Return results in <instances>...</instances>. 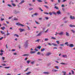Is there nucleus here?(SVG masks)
I'll list each match as a JSON object with an SVG mask.
<instances>
[{"instance_id":"obj_1","label":"nucleus","mask_w":75,"mask_h":75,"mask_svg":"<svg viewBox=\"0 0 75 75\" xmlns=\"http://www.w3.org/2000/svg\"><path fill=\"white\" fill-rule=\"evenodd\" d=\"M28 40H26L25 43V45H24V47H28Z\"/></svg>"},{"instance_id":"obj_2","label":"nucleus","mask_w":75,"mask_h":75,"mask_svg":"<svg viewBox=\"0 0 75 75\" xmlns=\"http://www.w3.org/2000/svg\"><path fill=\"white\" fill-rule=\"evenodd\" d=\"M57 34H58L59 35H63V34H64V32H62L60 33H57L56 32L55 35H57Z\"/></svg>"},{"instance_id":"obj_3","label":"nucleus","mask_w":75,"mask_h":75,"mask_svg":"<svg viewBox=\"0 0 75 75\" xmlns=\"http://www.w3.org/2000/svg\"><path fill=\"white\" fill-rule=\"evenodd\" d=\"M16 24L19 26H22V27H24V25L21 24H20L19 23H16Z\"/></svg>"},{"instance_id":"obj_4","label":"nucleus","mask_w":75,"mask_h":75,"mask_svg":"<svg viewBox=\"0 0 75 75\" xmlns=\"http://www.w3.org/2000/svg\"><path fill=\"white\" fill-rule=\"evenodd\" d=\"M48 44L50 46L51 45H54V46H57V45L55 43H52V44H51V43H49Z\"/></svg>"},{"instance_id":"obj_5","label":"nucleus","mask_w":75,"mask_h":75,"mask_svg":"<svg viewBox=\"0 0 75 75\" xmlns=\"http://www.w3.org/2000/svg\"><path fill=\"white\" fill-rule=\"evenodd\" d=\"M19 30L20 31V32H23V31H25V30L21 28L19 29Z\"/></svg>"},{"instance_id":"obj_6","label":"nucleus","mask_w":75,"mask_h":75,"mask_svg":"<svg viewBox=\"0 0 75 75\" xmlns=\"http://www.w3.org/2000/svg\"><path fill=\"white\" fill-rule=\"evenodd\" d=\"M51 52H48L46 54V56H49V55H51Z\"/></svg>"},{"instance_id":"obj_7","label":"nucleus","mask_w":75,"mask_h":75,"mask_svg":"<svg viewBox=\"0 0 75 75\" xmlns=\"http://www.w3.org/2000/svg\"><path fill=\"white\" fill-rule=\"evenodd\" d=\"M70 18L71 19H72V20H73V19H75V18L74 17V16H70Z\"/></svg>"},{"instance_id":"obj_8","label":"nucleus","mask_w":75,"mask_h":75,"mask_svg":"<svg viewBox=\"0 0 75 75\" xmlns=\"http://www.w3.org/2000/svg\"><path fill=\"white\" fill-rule=\"evenodd\" d=\"M69 26L70 27H75V25H70Z\"/></svg>"},{"instance_id":"obj_9","label":"nucleus","mask_w":75,"mask_h":75,"mask_svg":"<svg viewBox=\"0 0 75 75\" xmlns=\"http://www.w3.org/2000/svg\"><path fill=\"white\" fill-rule=\"evenodd\" d=\"M62 57L64 58H67V55H62Z\"/></svg>"},{"instance_id":"obj_10","label":"nucleus","mask_w":75,"mask_h":75,"mask_svg":"<svg viewBox=\"0 0 75 75\" xmlns=\"http://www.w3.org/2000/svg\"><path fill=\"white\" fill-rule=\"evenodd\" d=\"M24 1H22L20 3H19V4H22L23 3H24Z\"/></svg>"},{"instance_id":"obj_11","label":"nucleus","mask_w":75,"mask_h":75,"mask_svg":"<svg viewBox=\"0 0 75 75\" xmlns=\"http://www.w3.org/2000/svg\"><path fill=\"white\" fill-rule=\"evenodd\" d=\"M35 52V51H31L30 52V54H34Z\"/></svg>"},{"instance_id":"obj_12","label":"nucleus","mask_w":75,"mask_h":75,"mask_svg":"<svg viewBox=\"0 0 75 75\" xmlns=\"http://www.w3.org/2000/svg\"><path fill=\"white\" fill-rule=\"evenodd\" d=\"M74 46V45L73 44H70L69 45V47H73Z\"/></svg>"},{"instance_id":"obj_13","label":"nucleus","mask_w":75,"mask_h":75,"mask_svg":"<svg viewBox=\"0 0 75 75\" xmlns=\"http://www.w3.org/2000/svg\"><path fill=\"white\" fill-rule=\"evenodd\" d=\"M40 39H38L35 40V42H40Z\"/></svg>"},{"instance_id":"obj_14","label":"nucleus","mask_w":75,"mask_h":75,"mask_svg":"<svg viewBox=\"0 0 75 75\" xmlns=\"http://www.w3.org/2000/svg\"><path fill=\"white\" fill-rule=\"evenodd\" d=\"M1 28V30H4V29H6V28L5 27H2Z\"/></svg>"},{"instance_id":"obj_15","label":"nucleus","mask_w":75,"mask_h":75,"mask_svg":"<svg viewBox=\"0 0 75 75\" xmlns=\"http://www.w3.org/2000/svg\"><path fill=\"white\" fill-rule=\"evenodd\" d=\"M39 9L40 10H41V11H44V10H42V8H41L40 7L39 8Z\"/></svg>"},{"instance_id":"obj_16","label":"nucleus","mask_w":75,"mask_h":75,"mask_svg":"<svg viewBox=\"0 0 75 75\" xmlns=\"http://www.w3.org/2000/svg\"><path fill=\"white\" fill-rule=\"evenodd\" d=\"M23 56H29V54H23Z\"/></svg>"},{"instance_id":"obj_17","label":"nucleus","mask_w":75,"mask_h":75,"mask_svg":"<svg viewBox=\"0 0 75 75\" xmlns=\"http://www.w3.org/2000/svg\"><path fill=\"white\" fill-rule=\"evenodd\" d=\"M57 14H58V15H59V14H61V12L60 11H58L57 12Z\"/></svg>"},{"instance_id":"obj_18","label":"nucleus","mask_w":75,"mask_h":75,"mask_svg":"<svg viewBox=\"0 0 75 75\" xmlns=\"http://www.w3.org/2000/svg\"><path fill=\"white\" fill-rule=\"evenodd\" d=\"M53 72H57L58 71V70L53 69L52 70Z\"/></svg>"},{"instance_id":"obj_19","label":"nucleus","mask_w":75,"mask_h":75,"mask_svg":"<svg viewBox=\"0 0 75 75\" xmlns=\"http://www.w3.org/2000/svg\"><path fill=\"white\" fill-rule=\"evenodd\" d=\"M43 74H50V73L48 72H44L43 73Z\"/></svg>"},{"instance_id":"obj_20","label":"nucleus","mask_w":75,"mask_h":75,"mask_svg":"<svg viewBox=\"0 0 75 75\" xmlns=\"http://www.w3.org/2000/svg\"><path fill=\"white\" fill-rule=\"evenodd\" d=\"M14 36H16V37H18L19 36H18V35H17L16 34H15L14 35Z\"/></svg>"},{"instance_id":"obj_21","label":"nucleus","mask_w":75,"mask_h":75,"mask_svg":"<svg viewBox=\"0 0 75 75\" xmlns=\"http://www.w3.org/2000/svg\"><path fill=\"white\" fill-rule=\"evenodd\" d=\"M66 35L67 36H69V34L68 33V32H66Z\"/></svg>"},{"instance_id":"obj_22","label":"nucleus","mask_w":75,"mask_h":75,"mask_svg":"<svg viewBox=\"0 0 75 75\" xmlns=\"http://www.w3.org/2000/svg\"><path fill=\"white\" fill-rule=\"evenodd\" d=\"M37 1L39 2H42V1L41 0H37Z\"/></svg>"},{"instance_id":"obj_23","label":"nucleus","mask_w":75,"mask_h":75,"mask_svg":"<svg viewBox=\"0 0 75 75\" xmlns=\"http://www.w3.org/2000/svg\"><path fill=\"white\" fill-rule=\"evenodd\" d=\"M31 61L30 60H28V61H27V64H30V62Z\"/></svg>"},{"instance_id":"obj_24","label":"nucleus","mask_w":75,"mask_h":75,"mask_svg":"<svg viewBox=\"0 0 75 75\" xmlns=\"http://www.w3.org/2000/svg\"><path fill=\"white\" fill-rule=\"evenodd\" d=\"M31 72H28L27 73H26V75H29V74H30Z\"/></svg>"},{"instance_id":"obj_25","label":"nucleus","mask_w":75,"mask_h":75,"mask_svg":"<svg viewBox=\"0 0 75 75\" xmlns=\"http://www.w3.org/2000/svg\"><path fill=\"white\" fill-rule=\"evenodd\" d=\"M45 49L44 48L41 49V51L42 52V51H45Z\"/></svg>"},{"instance_id":"obj_26","label":"nucleus","mask_w":75,"mask_h":75,"mask_svg":"<svg viewBox=\"0 0 75 75\" xmlns=\"http://www.w3.org/2000/svg\"><path fill=\"white\" fill-rule=\"evenodd\" d=\"M12 5L13 6V7H15L16 6V4H14L12 3Z\"/></svg>"},{"instance_id":"obj_27","label":"nucleus","mask_w":75,"mask_h":75,"mask_svg":"<svg viewBox=\"0 0 75 75\" xmlns=\"http://www.w3.org/2000/svg\"><path fill=\"white\" fill-rule=\"evenodd\" d=\"M44 7H45L46 8H48V6H47L44 5Z\"/></svg>"},{"instance_id":"obj_28","label":"nucleus","mask_w":75,"mask_h":75,"mask_svg":"<svg viewBox=\"0 0 75 75\" xmlns=\"http://www.w3.org/2000/svg\"><path fill=\"white\" fill-rule=\"evenodd\" d=\"M14 20H18V18H14Z\"/></svg>"},{"instance_id":"obj_29","label":"nucleus","mask_w":75,"mask_h":75,"mask_svg":"<svg viewBox=\"0 0 75 75\" xmlns=\"http://www.w3.org/2000/svg\"><path fill=\"white\" fill-rule=\"evenodd\" d=\"M41 48V46H39L37 47V48H38L39 49V50H40Z\"/></svg>"},{"instance_id":"obj_30","label":"nucleus","mask_w":75,"mask_h":75,"mask_svg":"<svg viewBox=\"0 0 75 75\" xmlns=\"http://www.w3.org/2000/svg\"><path fill=\"white\" fill-rule=\"evenodd\" d=\"M71 31H72V33H75V31L74 30H71Z\"/></svg>"},{"instance_id":"obj_31","label":"nucleus","mask_w":75,"mask_h":75,"mask_svg":"<svg viewBox=\"0 0 75 75\" xmlns=\"http://www.w3.org/2000/svg\"><path fill=\"white\" fill-rule=\"evenodd\" d=\"M54 8H56V9H57V10H58V7H57V6H55L54 7Z\"/></svg>"},{"instance_id":"obj_32","label":"nucleus","mask_w":75,"mask_h":75,"mask_svg":"<svg viewBox=\"0 0 75 75\" xmlns=\"http://www.w3.org/2000/svg\"><path fill=\"white\" fill-rule=\"evenodd\" d=\"M32 10H33V8H29V10L30 11Z\"/></svg>"},{"instance_id":"obj_33","label":"nucleus","mask_w":75,"mask_h":75,"mask_svg":"<svg viewBox=\"0 0 75 75\" xmlns=\"http://www.w3.org/2000/svg\"><path fill=\"white\" fill-rule=\"evenodd\" d=\"M48 38H45V41H48Z\"/></svg>"},{"instance_id":"obj_34","label":"nucleus","mask_w":75,"mask_h":75,"mask_svg":"<svg viewBox=\"0 0 75 75\" xmlns=\"http://www.w3.org/2000/svg\"><path fill=\"white\" fill-rule=\"evenodd\" d=\"M49 14H50V16H51V15H52V13H51V12H50L49 13Z\"/></svg>"},{"instance_id":"obj_35","label":"nucleus","mask_w":75,"mask_h":75,"mask_svg":"<svg viewBox=\"0 0 75 75\" xmlns=\"http://www.w3.org/2000/svg\"><path fill=\"white\" fill-rule=\"evenodd\" d=\"M1 34H5V33L3 32V31H1Z\"/></svg>"},{"instance_id":"obj_36","label":"nucleus","mask_w":75,"mask_h":75,"mask_svg":"<svg viewBox=\"0 0 75 75\" xmlns=\"http://www.w3.org/2000/svg\"><path fill=\"white\" fill-rule=\"evenodd\" d=\"M60 64H62V65H65V63H60Z\"/></svg>"},{"instance_id":"obj_37","label":"nucleus","mask_w":75,"mask_h":75,"mask_svg":"<svg viewBox=\"0 0 75 75\" xmlns=\"http://www.w3.org/2000/svg\"><path fill=\"white\" fill-rule=\"evenodd\" d=\"M41 35V33H40L39 34H38L37 35V36H40Z\"/></svg>"},{"instance_id":"obj_38","label":"nucleus","mask_w":75,"mask_h":75,"mask_svg":"<svg viewBox=\"0 0 75 75\" xmlns=\"http://www.w3.org/2000/svg\"><path fill=\"white\" fill-rule=\"evenodd\" d=\"M8 6L9 7H11V5H10V4H8Z\"/></svg>"},{"instance_id":"obj_39","label":"nucleus","mask_w":75,"mask_h":75,"mask_svg":"<svg viewBox=\"0 0 75 75\" xmlns=\"http://www.w3.org/2000/svg\"><path fill=\"white\" fill-rule=\"evenodd\" d=\"M71 71L72 72V74H74V71L73 70H71Z\"/></svg>"},{"instance_id":"obj_40","label":"nucleus","mask_w":75,"mask_h":75,"mask_svg":"<svg viewBox=\"0 0 75 75\" xmlns=\"http://www.w3.org/2000/svg\"><path fill=\"white\" fill-rule=\"evenodd\" d=\"M31 64H34V61L32 62H31Z\"/></svg>"},{"instance_id":"obj_41","label":"nucleus","mask_w":75,"mask_h":75,"mask_svg":"<svg viewBox=\"0 0 75 75\" xmlns=\"http://www.w3.org/2000/svg\"><path fill=\"white\" fill-rule=\"evenodd\" d=\"M55 68H56V69H58L59 68L58 67L55 66Z\"/></svg>"},{"instance_id":"obj_42","label":"nucleus","mask_w":75,"mask_h":75,"mask_svg":"<svg viewBox=\"0 0 75 75\" xmlns=\"http://www.w3.org/2000/svg\"><path fill=\"white\" fill-rule=\"evenodd\" d=\"M2 65L4 67V66H6V64H2Z\"/></svg>"},{"instance_id":"obj_43","label":"nucleus","mask_w":75,"mask_h":75,"mask_svg":"<svg viewBox=\"0 0 75 75\" xmlns=\"http://www.w3.org/2000/svg\"><path fill=\"white\" fill-rule=\"evenodd\" d=\"M5 59V57H2V60L3 61H4V60Z\"/></svg>"},{"instance_id":"obj_44","label":"nucleus","mask_w":75,"mask_h":75,"mask_svg":"<svg viewBox=\"0 0 75 75\" xmlns=\"http://www.w3.org/2000/svg\"><path fill=\"white\" fill-rule=\"evenodd\" d=\"M37 54H38V55H40V52H38L37 53Z\"/></svg>"},{"instance_id":"obj_45","label":"nucleus","mask_w":75,"mask_h":75,"mask_svg":"<svg viewBox=\"0 0 75 75\" xmlns=\"http://www.w3.org/2000/svg\"><path fill=\"white\" fill-rule=\"evenodd\" d=\"M12 17H13V16H12V17H9L8 18V19H11V18H12Z\"/></svg>"},{"instance_id":"obj_46","label":"nucleus","mask_w":75,"mask_h":75,"mask_svg":"<svg viewBox=\"0 0 75 75\" xmlns=\"http://www.w3.org/2000/svg\"><path fill=\"white\" fill-rule=\"evenodd\" d=\"M44 14H49L48 13L44 12Z\"/></svg>"},{"instance_id":"obj_47","label":"nucleus","mask_w":75,"mask_h":75,"mask_svg":"<svg viewBox=\"0 0 75 75\" xmlns=\"http://www.w3.org/2000/svg\"><path fill=\"white\" fill-rule=\"evenodd\" d=\"M37 13H35V14H33V15H35V16H37Z\"/></svg>"},{"instance_id":"obj_48","label":"nucleus","mask_w":75,"mask_h":75,"mask_svg":"<svg viewBox=\"0 0 75 75\" xmlns=\"http://www.w3.org/2000/svg\"><path fill=\"white\" fill-rule=\"evenodd\" d=\"M13 55H17V53H13Z\"/></svg>"},{"instance_id":"obj_49","label":"nucleus","mask_w":75,"mask_h":75,"mask_svg":"<svg viewBox=\"0 0 75 75\" xmlns=\"http://www.w3.org/2000/svg\"><path fill=\"white\" fill-rule=\"evenodd\" d=\"M62 7H65V5L64 4H62Z\"/></svg>"},{"instance_id":"obj_50","label":"nucleus","mask_w":75,"mask_h":75,"mask_svg":"<svg viewBox=\"0 0 75 75\" xmlns=\"http://www.w3.org/2000/svg\"><path fill=\"white\" fill-rule=\"evenodd\" d=\"M35 22L36 24H39V23H38V22H37V21H35Z\"/></svg>"},{"instance_id":"obj_51","label":"nucleus","mask_w":75,"mask_h":75,"mask_svg":"<svg viewBox=\"0 0 75 75\" xmlns=\"http://www.w3.org/2000/svg\"><path fill=\"white\" fill-rule=\"evenodd\" d=\"M58 1V3H59L61 2V0H57Z\"/></svg>"},{"instance_id":"obj_52","label":"nucleus","mask_w":75,"mask_h":75,"mask_svg":"<svg viewBox=\"0 0 75 75\" xmlns=\"http://www.w3.org/2000/svg\"><path fill=\"white\" fill-rule=\"evenodd\" d=\"M10 33H7V34L6 35H10Z\"/></svg>"},{"instance_id":"obj_53","label":"nucleus","mask_w":75,"mask_h":75,"mask_svg":"<svg viewBox=\"0 0 75 75\" xmlns=\"http://www.w3.org/2000/svg\"><path fill=\"white\" fill-rule=\"evenodd\" d=\"M53 14H55V15L56 14V13L55 12H53Z\"/></svg>"},{"instance_id":"obj_54","label":"nucleus","mask_w":75,"mask_h":75,"mask_svg":"<svg viewBox=\"0 0 75 75\" xmlns=\"http://www.w3.org/2000/svg\"><path fill=\"white\" fill-rule=\"evenodd\" d=\"M4 19V18H1V21H3Z\"/></svg>"},{"instance_id":"obj_55","label":"nucleus","mask_w":75,"mask_h":75,"mask_svg":"<svg viewBox=\"0 0 75 75\" xmlns=\"http://www.w3.org/2000/svg\"><path fill=\"white\" fill-rule=\"evenodd\" d=\"M65 1H67V0H63L62 2H65Z\"/></svg>"},{"instance_id":"obj_56","label":"nucleus","mask_w":75,"mask_h":75,"mask_svg":"<svg viewBox=\"0 0 75 75\" xmlns=\"http://www.w3.org/2000/svg\"><path fill=\"white\" fill-rule=\"evenodd\" d=\"M3 54V53H1L0 54V55L2 56Z\"/></svg>"},{"instance_id":"obj_57","label":"nucleus","mask_w":75,"mask_h":75,"mask_svg":"<svg viewBox=\"0 0 75 75\" xmlns=\"http://www.w3.org/2000/svg\"><path fill=\"white\" fill-rule=\"evenodd\" d=\"M49 29H48L45 32V33H47V31H48Z\"/></svg>"},{"instance_id":"obj_58","label":"nucleus","mask_w":75,"mask_h":75,"mask_svg":"<svg viewBox=\"0 0 75 75\" xmlns=\"http://www.w3.org/2000/svg\"><path fill=\"white\" fill-rule=\"evenodd\" d=\"M28 68H27L26 70H25V71H27L28 70Z\"/></svg>"},{"instance_id":"obj_59","label":"nucleus","mask_w":75,"mask_h":75,"mask_svg":"<svg viewBox=\"0 0 75 75\" xmlns=\"http://www.w3.org/2000/svg\"><path fill=\"white\" fill-rule=\"evenodd\" d=\"M35 51H38V50L37 49L35 48Z\"/></svg>"},{"instance_id":"obj_60","label":"nucleus","mask_w":75,"mask_h":75,"mask_svg":"<svg viewBox=\"0 0 75 75\" xmlns=\"http://www.w3.org/2000/svg\"><path fill=\"white\" fill-rule=\"evenodd\" d=\"M56 42H57L58 44H59V41H56Z\"/></svg>"},{"instance_id":"obj_61","label":"nucleus","mask_w":75,"mask_h":75,"mask_svg":"<svg viewBox=\"0 0 75 75\" xmlns=\"http://www.w3.org/2000/svg\"><path fill=\"white\" fill-rule=\"evenodd\" d=\"M60 45L61 46H64V44H62L61 45Z\"/></svg>"},{"instance_id":"obj_62","label":"nucleus","mask_w":75,"mask_h":75,"mask_svg":"<svg viewBox=\"0 0 75 75\" xmlns=\"http://www.w3.org/2000/svg\"><path fill=\"white\" fill-rule=\"evenodd\" d=\"M4 51L2 50H1V52H3Z\"/></svg>"},{"instance_id":"obj_63","label":"nucleus","mask_w":75,"mask_h":75,"mask_svg":"<svg viewBox=\"0 0 75 75\" xmlns=\"http://www.w3.org/2000/svg\"><path fill=\"white\" fill-rule=\"evenodd\" d=\"M45 18L46 20H48V18L47 17H46Z\"/></svg>"},{"instance_id":"obj_64","label":"nucleus","mask_w":75,"mask_h":75,"mask_svg":"<svg viewBox=\"0 0 75 75\" xmlns=\"http://www.w3.org/2000/svg\"><path fill=\"white\" fill-rule=\"evenodd\" d=\"M6 23H7L8 24H9V22L7 21H6Z\"/></svg>"}]
</instances>
